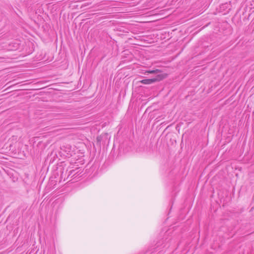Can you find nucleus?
<instances>
[{"label":"nucleus","instance_id":"obj_1","mask_svg":"<svg viewBox=\"0 0 254 254\" xmlns=\"http://www.w3.org/2000/svg\"><path fill=\"white\" fill-rule=\"evenodd\" d=\"M164 78L163 74H157L154 78L150 79H145L142 80L140 82L144 84H151L156 81H159L162 80Z\"/></svg>","mask_w":254,"mask_h":254},{"label":"nucleus","instance_id":"obj_2","mask_svg":"<svg viewBox=\"0 0 254 254\" xmlns=\"http://www.w3.org/2000/svg\"><path fill=\"white\" fill-rule=\"evenodd\" d=\"M62 151L64 155L69 157L71 155L72 148L69 144H64L61 147Z\"/></svg>","mask_w":254,"mask_h":254},{"label":"nucleus","instance_id":"obj_3","mask_svg":"<svg viewBox=\"0 0 254 254\" xmlns=\"http://www.w3.org/2000/svg\"><path fill=\"white\" fill-rule=\"evenodd\" d=\"M160 70L159 69H156V70H146L144 73L145 74H148V73H155V74H157L159 72H160Z\"/></svg>","mask_w":254,"mask_h":254}]
</instances>
